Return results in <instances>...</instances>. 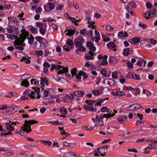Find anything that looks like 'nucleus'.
Masks as SVG:
<instances>
[{"instance_id": "62", "label": "nucleus", "mask_w": 157, "mask_h": 157, "mask_svg": "<svg viewBox=\"0 0 157 157\" xmlns=\"http://www.w3.org/2000/svg\"><path fill=\"white\" fill-rule=\"evenodd\" d=\"M31 94V93L28 90H26L23 93V94L25 95L29 96V97H30V94Z\"/></svg>"}, {"instance_id": "60", "label": "nucleus", "mask_w": 157, "mask_h": 157, "mask_svg": "<svg viewBox=\"0 0 157 157\" xmlns=\"http://www.w3.org/2000/svg\"><path fill=\"white\" fill-rule=\"evenodd\" d=\"M150 43L152 44H155L157 43V41L155 40L153 38H150Z\"/></svg>"}, {"instance_id": "49", "label": "nucleus", "mask_w": 157, "mask_h": 157, "mask_svg": "<svg viewBox=\"0 0 157 157\" xmlns=\"http://www.w3.org/2000/svg\"><path fill=\"white\" fill-rule=\"evenodd\" d=\"M7 37L9 39L12 40H15L16 38V36L11 34H8L7 36Z\"/></svg>"}, {"instance_id": "44", "label": "nucleus", "mask_w": 157, "mask_h": 157, "mask_svg": "<svg viewBox=\"0 0 157 157\" xmlns=\"http://www.w3.org/2000/svg\"><path fill=\"white\" fill-rule=\"evenodd\" d=\"M133 88L131 86H124L123 87V90H127L128 91L132 90Z\"/></svg>"}, {"instance_id": "56", "label": "nucleus", "mask_w": 157, "mask_h": 157, "mask_svg": "<svg viewBox=\"0 0 157 157\" xmlns=\"http://www.w3.org/2000/svg\"><path fill=\"white\" fill-rule=\"evenodd\" d=\"M112 77L113 78H117V72L116 71L113 72L112 74Z\"/></svg>"}, {"instance_id": "13", "label": "nucleus", "mask_w": 157, "mask_h": 157, "mask_svg": "<svg viewBox=\"0 0 157 157\" xmlns=\"http://www.w3.org/2000/svg\"><path fill=\"white\" fill-rule=\"evenodd\" d=\"M16 55L17 58H19L21 61H23L24 59L27 57L25 54L21 52H17L16 53Z\"/></svg>"}, {"instance_id": "34", "label": "nucleus", "mask_w": 157, "mask_h": 157, "mask_svg": "<svg viewBox=\"0 0 157 157\" xmlns=\"http://www.w3.org/2000/svg\"><path fill=\"white\" fill-rule=\"evenodd\" d=\"M29 82L25 80H23L22 81L21 83V86H22L25 87H28L29 86Z\"/></svg>"}, {"instance_id": "40", "label": "nucleus", "mask_w": 157, "mask_h": 157, "mask_svg": "<svg viewBox=\"0 0 157 157\" xmlns=\"http://www.w3.org/2000/svg\"><path fill=\"white\" fill-rule=\"evenodd\" d=\"M113 110L114 112V113H112L110 112V111L109 109V118L111 117H113L115 115V113H117V111H116L114 109H113Z\"/></svg>"}, {"instance_id": "38", "label": "nucleus", "mask_w": 157, "mask_h": 157, "mask_svg": "<svg viewBox=\"0 0 157 157\" xmlns=\"http://www.w3.org/2000/svg\"><path fill=\"white\" fill-rule=\"evenodd\" d=\"M60 111L64 114H66L67 113V109L64 107H63L60 108Z\"/></svg>"}, {"instance_id": "52", "label": "nucleus", "mask_w": 157, "mask_h": 157, "mask_svg": "<svg viewBox=\"0 0 157 157\" xmlns=\"http://www.w3.org/2000/svg\"><path fill=\"white\" fill-rule=\"evenodd\" d=\"M143 62L144 63V64H146V62L145 60H142L141 61H138L136 63V64L139 66H141L142 65Z\"/></svg>"}, {"instance_id": "9", "label": "nucleus", "mask_w": 157, "mask_h": 157, "mask_svg": "<svg viewBox=\"0 0 157 157\" xmlns=\"http://www.w3.org/2000/svg\"><path fill=\"white\" fill-rule=\"evenodd\" d=\"M43 7L44 10L46 12L51 11L54 10L55 8L53 4L51 2L48 3L47 4V7L48 8L49 10L47 9L45 6L44 5Z\"/></svg>"}, {"instance_id": "16", "label": "nucleus", "mask_w": 157, "mask_h": 157, "mask_svg": "<svg viewBox=\"0 0 157 157\" xmlns=\"http://www.w3.org/2000/svg\"><path fill=\"white\" fill-rule=\"evenodd\" d=\"M105 99L103 98H99L97 100H94V105L95 106L101 105V104L105 101Z\"/></svg>"}, {"instance_id": "10", "label": "nucleus", "mask_w": 157, "mask_h": 157, "mask_svg": "<svg viewBox=\"0 0 157 157\" xmlns=\"http://www.w3.org/2000/svg\"><path fill=\"white\" fill-rule=\"evenodd\" d=\"M67 32L66 34L69 36L72 35L75 32V28L73 26L68 27L67 28Z\"/></svg>"}, {"instance_id": "36", "label": "nucleus", "mask_w": 157, "mask_h": 157, "mask_svg": "<svg viewBox=\"0 0 157 157\" xmlns=\"http://www.w3.org/2000/svg\"><path fill=\"white\" fill-rule=\"evenodd\" d=\"M31 77V75L29 74H24L22 75L21 78L23 80H25L29 79Z\"/></svg>"}, {"instance_id": "8", "label": "nucleus", "mask_w": 157, "mask_h": 157, "mask_svg": "<svg viewBox=\"0 0 157 157\" xmlns=\"http://www.w3.org/2000/svg\"><path fill=\"white\" fill-rule=\"evenodd\" d=\"M34 91H32L30 94V98L32 99L38 98L40 97V95L38 91L36 89H34Z\"/></svg>"}, {"instance_id": "1", "label": "nucleus", "mask_w": 157, "mask_h": 157, "mask_svg": "<svg viewBox=\"0 0 157 157\" xmlns=\"http://www.w3.org/2000/svg\"><path fill=\"white\" fill-rule=\"evenodd\" d=\"M29 36V32L25 29L23 30L22 32L20 37L14 41L15 48L20 51L23 50L24 49V46L25 45V44H23V43L27 37Z\"/></svg>"}, {"instance_id": "45", "label": "nucleus", "mask_w": 157, "mask_h": 157, "mask_svg": "<svg viewBox=\"0 0 157 157\" xmlns=\"http://www.w3.org/2000/svg\"><path fill=\"white\" fill-rule=\"evenodd\" d=\"M109 85H110L111 86H112L114 85L116 83L115 82V81L111 78H109Z\"/></svg>"}, {"instance_id": "4", "label": "nucleus", "mask_w": 157, "mask_h": 157, "mask_svg": "<svg viewBox=\"0 0 157 157\" xmlns=\"http://www.w3.org/2000/svg\"><path fill=\"white\" fill-rule=\"evenodd\" d=\"M37 122V121L33 120L25 121L24 124L22 127V130L29 133L32 131L30 128L31 125L36 123Z\"/></svg>"}, {"instance_id": "5", "label": "nucleus", "mask_w": 157, "mask_h": 157, "mask_svg": "<svg viewBox=\"0 0 157 157\" xmlns=\"http://www.w3.org/2000/svg\"><path fill=\"white\" fill-rule=\"evenodd\" d=\"M105 148H102L100 149H97L94 151V155L95 156H99L101 155L103 156L105 155V150L107 151Z\"/></svg>"}, {"instance_id": "18", "label": "nucleus", "mask_w": 157, "mask_h": 157, "mask_svg": "<svg viewBox=\"0 0 157 157\" xmlns=\"http://www.w3.org/2000/svg\"><path fill=\"white\" fill-rule=\"evenodd\" d=\"M116 47V45L113 42H111L109 43V48L115 51L117 50Z\"/></svg>"}, {"instance_id": "61", "label": "nucleus", "mask_w": 157, "mask_h": 157, "mask_svg": "<svg viewBox=\"0 0 157 157\" xmlns=\"http://www.w3.org/2000/svg\"><path fill=\"white\" fill-rule=\"evenodd\" d=\"M100 110L102 112H107L108 111V109L106 107H103L101 108Z\"/></svg>"}, {"instance_id": "37", "label": "nucleus", "mask_w": 157, "mask_h": 157, "mask_svg": "<svg viewBox=\"0 0 157 157\" xmlns=\"http://www.w3.org/2000/svg\"><path fill=\"white\" fill-rule=\"evenodd\" d=\"M18 109L16 108H14L13 109H7V111L10 113H13L16 112Z\"/></svg>"}, {"instance_id": "33", "label": "nucleus", "mask_w": 157, "mask_h": 157, "mask_svg": "<svg viewBox=\"0 0 157 157\" xmlns=\"http://www.w3.org/2000/svg\"><path fill=\"white\" fill-rule=\"evenodd\" d=\"M141 40V38L140 37H136L132 39V42L135 44H137V43L140 42V41Z\"/></svg>"}, {"instance_id": "63", "label": "nucleus", "mask_w": 157, "mask_h": 157, "mask_svg": "<svg viewBox=\"0 0 157 157\" xmlns=\"http://www.w3.org/2000/svg\"><path fill=\"white\" fill-rule=\"evenodd\" d=\"M9 94L10 95V97L11 98L17 95V94L15 92H9Z\"/></svg>"}, {"instance_id": "6", "label": "nucleus", "mask_w": 157, "mask_h": 157, "mask_svg": "<svg viewBox=\"0 0 157 157\" xmlns=\"http://www.w3.org/2000/svg\"><path fill=\"white\" fill-rule=\"evenodd\" d=\"M73 45V42L71 39L67 40L65 45L63 47V49L67 51H70L72 48Z\"/></svg>"}, {"instance_id": "3", "label": "nucleus", "mask_w": 157, "mask_h": 157, "mask_svg": "<svg viewBox=\"0 0 157 157\" xmlns=\"http://www.w3.org/2000/svg\"><path fill=\"white\" fill-rule=\"evenodd\" d=\"M105 118H106V119L108 118V114H105L101 116L97 115L95 116V118H92L91 120L94 124L95 126H101L104 124L103 120Z\"/></svg>"}, {"instance_id": "57", "label": "nucleus", "mask_w": 157, "mask_h": 157, "mask_svg": "<svg viewBox=\"0 0 157 157\" xmlns=\"http://www.w3.org/2000/svg\"><path fill=\"white\" fill-rule=\"evenodd\" d=\"M101 73L103 76L105 77L107 75V71L106 70L103 69L101 71Z\"/></svg>"}, {"instance_id": "39", "label": "nucleus", "mask_w": 157, "mask_h": 157, "mask_svg": "<svg viewBox=\"0 0 157 157\" xmlns=\"http://www.w3.org/2000/svg\"><path fill=\"white\" fill-rule=\"evenodd\" d=\"M48 90H43L42 92L41 96L42 97H45L48 96Z\"/></svg>"}, {"instance_id": "31", "label": "nucleus", "mask_w": 157, "mask_h": 157, "mask_svg": "<svg viewBox=\"0 0 157 157\" xmlns=\"http://www.w3.org/2000/svg\"><path fill=\"white\" fill-rule=\"evenodd\" d=\"M132 90L133 91V94L137 96L140 94V89L139 88H134Z\"/></svg>"}, {"instance_id": "28", "label": "nucleus", "mask_w": 157, "mask_h": 157, "mask_svg": "<svg viewBox=\"0 0 157 157\" xmlns=\"http://www.w3.org/2000/svg\"><path fill=\"white\" fill-rule=\"evenodd\" d=\"M130 48H128L124 50V51L123 53V54L124 56H128L130 54H131V53H130Z\"/></svg>"}, {"instance_id": "29", "label": "nucleus", "mask_w": 157, "mask_h": 157, "mask_svg": "<svg viewBox=\"0 0 157 157\" xmlns=\"http://www.w3.org/2000/svg\"><path fill=\"white\" fill-rule=\"evenodd\" d=\"M108 56L107 55L102 56L100 54L98 56V59L101 61L104 60L105 59H107Z\"/></svg>"}, {"instance_id": "23", "label": "nucleus", "mask_w": 157, "mask_h": 157, "mask_svg": "<svg viewBox=\"0 0 157 157\" xmlns=\"http://www.w3.org/2000/svg\"><path fill=\"white\" fill-rule=\"evenodd\" d=\"M57 88L55 89V90L53 88L48 89V93L51 95H55L57 93Z\"/></svg>"}, {"instance_id": "20", "label": "nucleus", "mask_w": 157, "mask_h": 157, "mask_svg": "<svg viewBox=\"0 0 157 157\" xmlns=\"http://www.w3.org/2000/svg\"><path fill=\"white\" fill-rule=\"evenodd\" d=\"M85 110L89 111L91 112L94 111L96 112L97 111L96 108L94 109L93 107H92L87 105H84L83 106Z\"/></svg>"}, {"instance_id": "30", "label": "nucleus", "mask_w": 157, "mask_h": 157, "mask_svg": "<svg viewBox=\"0 0 157 157\" xmlns=\"http://www.w3.org/2000/svg\"><path fill=\"white\" fill-rule=\"evenodd\" d=\"M30 30L33 34H36L38 33V29L36 28L31 26L30 29Z\"/></svg>"}, {"instance_id": "53", "label": "nucleus", "mask_w": 157, "mask_h": 157, "mask_svg": "<svg viewBox=\"0 0 157 157\" xmlns=\"http://www.w3.org/2000/svg\"><path fill=\"white\" fill-rule=\"evenodd\" d=\"M42 142L45 145H47L48 146H51L52 142L50 141L43 140Z\"/></svg>"}, {"instance_id": "50", "label": "nucleus", "mask_w": 157, "mask_h": 157, "mask_svg": "<svg viewBox=\"0 0 157 157\" xmlns=\"http://www.w3.org/2000/svg\"><path fill=\"white\" fill-rule=\"evenodd\" d=\"M133 107H134L132 108V110H134L140 109L141 107L142 106L140 104H136V105H134Z\"/></svg>"}, {"instance_id": "22", "label": "nucleus", "mask_w": 157, "mask_h": 157, "mask_svg": "<svg viewBox=\"0 0 157 157\" xmlns=\"http://www.w3.org/2000/svg\"><path fill=\"white\" fill-rule=\"evenodd\" d=\"M127 118V116L126 115L121 116L117 118V120L120 123H121L125 121Z\"/></svg>"}, {"instance_id": "55", "label": "nucleus", "mask_w": 157, "mask_h": 157, "mask_svg": "<svg viewBox=\"0 0 157 157\" xmlns=\"http://www.w3.org/2000/svg\"><path fill=\"white\" fill-rule=\"evenodd\" d=\"M85 58L87 60L93 59L94 58L93 56H91L90 55H86Z\"/></svg>"}, {"instance_id": "41", "label": "nucleus", "mask_w": 157, "mask_h": 157, "mask_svg": "<svg viewBox=\"0 0 157 157\" xmlns=\"http://www.w3.org/2000/svg\"><path fill=\"white\" fill-rule=\"evenodd\" d=\"M8 111H7V110L6 112H4L3 113V117L6 119H9L10 118V115Z\"/></svg>"}, {"instance_id": "54", "label": "nucleus", "mask_w": 157, "mask_h": 157, "mask_svg": "<svg viewBox=\"0 0 157 157\" xmlns=\"http://www.w3.org/2000/svg\"><path fill=\"white\" fill-rule=\"evenodd\" d=\"M95 22H92L91 23H89V24L88 25L89 27L92 28L93 29H95L96 28V26L95 25H94Z\"/></svg>"}, {"instance_id": "14", "label": "nucleus", "mask_w": 157, "mask_h": 157, "mask_svg": "<svg viewBox=\"0 0 157 157\" xmlns=\"http://www.w3.org/2000/svg\"><path fill=\"white\" fill-rule=\"evenodd\" d=\"M72 94L73 96H74V98L75 96L82 97L83 96L84 92L82 91L76 90L73 92Z\"/></svg>"}, {"instance_id": "26", "label": "nucleus", "mask_w": 157, "mask_h": 157, "mask_svg": "<svg viewBox=\"0 0 157 157\" xmlns=\"http://www.w3.org/2000/svg\"><path fill=\"white\" fill-rule=\"evenodd\" d=\"M47 25H45V27H41L40 28L39 31L40 33L42 36H44L46 33V29Z\"/></svg>"}, {"instance_id": "48", "label": "nucleus", "mask_w": 157, "mask_h": 157, "mask_svg": "<svg viewBox=\"0 0 157 157\" xmlns=\"http://www.w3.org/2000/svg\"><path fill=\"white\" fill-rule=\"evenodd\" d=\"M35 39L39 42H40L41 41L44 40V39L41 36H38L35 37Z\"/></svg>"}, {"instance_id": "12", "label": "nucleus", "mask_w": 157, "mask_h": 157, "mask_svg": "<svg viewBox=\"0 0 157 157\" xmlns=\"http://www.w3.org/2000/svg\"><path fill=\"white\" fill-rule=\"evenodd\" d=\"M48 81L46 78H41L40 85L42 89H43V87L45 86V85L47 86H48Z\"/></svg>"}, {"instance_id": "21", "label": "nucleus", "mask_w": 157, "mask_h": 157, "mask_svg": "<svg viewBox=\"0 0 157 157\" xmlns=\"http://www.w3.org/2000/svg\"><path fill=\"white\" fill-rule=\"evenodd\" d=\"M0 127H1L0 128V131L1 132H0V134L1 135H7L9 134H11V133L6 130H3L2 129V126L0 125Z\"/></svg>"}, {"instance_id": "47", "label": "nucleus", "mask_w": 157, "mask_h": 157, "mask_svg": "<svg viewBox=\"0 0 157 157\" xmlns=\"http://www.w3.org/2000/svg\"><path fill=\"white\" fill-rule=\"evenodd\" d=\"M35 53L37 56H42L44 55L43 52L42 50L36 51Z\"/></svg>"}, {"instance_id": "32", "label": "nucleus", "mask_w": 157, "mask_h": 157, "mask_svg": "<svg viewBox=\"0 0 157 157\" xmlns=\"http://www.w3.org/2000/svg\"><path fill=\"white\" fill-rule=\"evenodd\" d=\"M92 93L95 96H98L101 94L102 92L100 90H93Z\"/></svg>"}, {"instance_id": "15", "label": "nucleus", "mask_w": 157, "mask_h": 157, "mask_svg": "<svg viewBox=\"0 0 157 157\" xmlns=\"http://www.w3.org/2000/svg\"><path fill=\"white\" fill-rule=\"evenodd\" d=\"M86 46L89 48V49L90 51L94 52L96 50V48L94 46L93 44L91 42H87Z\"/></svg>"}, {"instance_id": "46", "label": "nucleus", "mask_w": 157, "mask_h": 157, "mask_svg": "<svg viewBox=\"0 0 157 157\" xmlns=\"http://www.w3.org/2000/svg\"><path fill=\"white\" fill-rule=\"evenodd\" d=\"M94 100H87L86 102L89 105L93 106L94 105Z\"/></svg>"}, {"instance_id": "27", "label": "nucleus", "mask_w": 157, "mask_h": 157, "mask_svg": "<svg viewBox=\"0 0 157 157\" xmlns=\"http://www.w3.org/2000/svg\"><path fill=\"white\" fill-rule=\"evenodd\" d=\"M144 15L145 18L147 19H150L153 17L151 15L150 12H149V11L145 12L144 13Z\"/></svg>"}, {"instance_id": "35", "label": "nucleus", "mask_w": 157, "mask_h": 157, "mask_svg": "<svg viewBox=\"0 0 157 157\" xmlns=\"http://www.w3.org/2000/svg\"><path fill=\"white\" fill-rule=\"evenodd\" d=\"M27 39L28 40V43L29 44L31 45L33 43L34 38L32 36H30V37H28Z\"/></svg>"}, {"instance_id": "11", "label": "nucleus", "mask_w": 157, "mask_h": 157, "mask_svg": "<svg viewBox=\"0 0 157 157\" xmlns=\"http://www.w3.org/2000/svg\"><path fill=\"white\" fill-rule=\"evenodd\" d=\"M74 98L72 93L70 94H67L65 96L63 100L65 102H68Z\"/></svg>"}, {"instance_id": "25", "label": "nucleus", "mask_w": 157, "mask_h": 157, "mask_svg": "<svg viewBox=\"0 0 157 157\" xmlns=\"http://www.w3.org/2000/svg\"><path fill=\"white\" fill-rule=\"evenodd\" d=\"M63 145L64 146L73 147L74 146V144L73 143H69L67 141H63L62 142Z\"/></svg>"}, {"instance_id": "51", "label": "nucleus", "mask_w": 157, "mask_h": 157, "mask_svg": "<svg viewBox=\"0 0 157 157\" xmlns=\"http://www.w3.org/2000/svg\"><path fill=\"white\" fill-rule=\"evenodd\" d=\"M77 71V69L76 68H74L71 71V76L72 77L75 76L76 75Z\"/></svg>"}, {"instance_id": "42", "label": "nucleus", "mask_w": 157, "mask_h": 157, "mask_svg": "<svg viewBox=\"0 0 157 157\" xmlns=\"http://www.w3.org/2000/svg\"><path fill=\"white\" fill-rule=\"evenodd\" d=\"M81 73H82V75L83 76V79H86L89 77L88 74L86 72L82 71Z\"/></svg>"}, {"instance_id": "2", "label": "nucleus", "mask_w": 157, "mask_h": 157, "mask_svg": "<svg viewBox=\"0 0 157 157\" xmlns=\"http://www.w3.org/2000/svg\"><path fill=\"white\" fill-rule=\"evenodd\" d=\"M51 69L59 70L57 72L58 75L65 74L66 75L69 77H71L70 74H68V68L67 67H62L56 64H52Z\"/></svg>"}, {"instance_id": "58", "label": "nucleus", "mask_w": 157, "mask_h": 157, "mask_svg": "<svg viewBox=\"0 0 157 157\" xmlns=\"http://www.w3.org/2000/svg\"><path fill=\"white\" fill-rule=\"evenodd\" d=\"M82 71H80L79 73L76 75V78L77 79L79 80L81 78V76H82V73H81Z\"/></svg>"}, {"instance_id": "17", "label": "nucleus", "mask_w": 157, "mask_h": 157, "mask_svg": "<svg viewBox=\"0 0 157 157\" xmlns=\"http://www.w3.org/2000/svg\"><path fill=\"white\" fill-rule=\"evenodd\" d=\"M31 84L34 86L32 87L33 89H36V87L39 85V82L36 81L35 79H32L30 80Z\"/></svg>"}, {"instance_id": "59", "label": "nucleus", "mask_w": 157, "mask_h": 157, "mask_svg": "<svg viewBox=\"0 0 157 157\" xmlns=\"http://www.w3.org/2000/svg\"><path fill=\"white\" fill-rule=\"evenodd\" d=\"M61 81H60V83L63 84H65L67 83L68 81L67 79L63 78H61Z\"/></svg>"}, {"instance_id": "43", "label": "nucleus", "mask_w": 157, "mask_h": 157, "mask_svg": "<svg viewBox=\"0 0 157 157\" xmlns=\"http://www.w3.org/2000/svg\"><path fill=\"white\" fill-rule=\"evenodd\" d=\"M132 76L133 79L137 80H139L140 79V78L139 75L135 74L134 75L133 74H132Z\"/></svg>"}, {"instance_id": "24", "label": "nucleus", "mask_w": 157, "mask_h": 157, "mask_svg": "<svg viewBox=\"0 0 157 157\" xmlns=\"http://www.w3.org/2000/svg\"><path fill=\"white\" fill-rule=\"evenodd\" d=\"M64 156L65 157H76V155L73 152H68L65 153Z\"/></svg>"}, {"instance_id": "7", "label": "nucleus", "mask_w": 157, "mask_h": 157, "mask_svg": "<svg viewBox=\"0 0 157 157\" xmlns=\"http://www.w3.org/2000/svg\"><path fill=\"white\" fill-rule=\"evenodd\" d=\"M17 122L14 123L13 122L11 121H7L6 123V128L8 132H10L13 131L15 128L13 127V125H16V124Z\"/></svg>"}, {"instance_id": "19", "label": "nucleus", "mask_w": 157, "mask_h": 157, "mask_svg": "<svg viewBox=\"0 0 157 157\" xmlns=\"http://www.w3.org/2000/svg\"><path fill=\"white\" fill-rule=\"evenodd\" d=\"M118 36L119 37H126L128 36V35L126 32L121 31L118 33Z\"/></svg>"}, {"instance_id": "64", "label": "nucleus", "mask_w": 157, "mask_h": 157, "mask_svg": "<svg viewBox=\"0 0 157 157\" xmlns=\"http://www.w3.org/2000/svg\"><path fill=\"white\" fill-rule=\"evenodd\" d=\"M29 96L23 95L20 98V99L22 100H26L29 99Z\"/></svg>"}]
</instances>
